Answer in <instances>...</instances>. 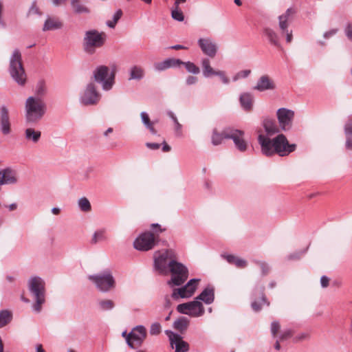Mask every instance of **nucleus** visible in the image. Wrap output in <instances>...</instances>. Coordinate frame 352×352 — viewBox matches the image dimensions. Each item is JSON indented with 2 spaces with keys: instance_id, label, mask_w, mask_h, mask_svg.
Masks as SVG:
<instances>
[{
  "instance_id": "nucleus-40",
  "label": "nucleus",
  "mask_w": 352,
  "mask_h": 352,
  "mask_svg": "<svg viewBox=\"0 0 352 352\" xmlns=\"http://www.w3.org/2000/svg\"><path fill=\"white\" fill-rule=\"evenodd\" d=\"M78 206L82 212H89L91 210V206L89 199L85 197L78 199Z\"/></svg>"
},
{
  "instance_id": "nucleus-37",
  "label": "nucleus",
  "mask_w": 352,
  "mask_h": 352,
  "mask_svg": "<svg viewBox=\"0 0 352 352\" xmlns=\"http://www.w3.org/2000/svg\"><path fill=\"white\" fill-rule=\"evenodd\" d=\"M344 133L346 136L345 146L348 150L352 151V124L347 123L344 126Z\"/></svg>"
},
{
  "instance_id": "nucleus-34",
  "label": "nucleus",
  "mask_w": 352,
  "mask_h": 352,
  "mask_svg": "<svg viewBox=\"0 0 352 352\" xmlns=\"http://www.w3.org/2000/svg\"><path fill=\"white\" fill-rule=\"evenodd\" d=\"M189 322L190 321L188 318L182 316L173 322V327L175 330L182 333L187 329Z\"/></svg>"
},
{
  "instance_id": "nucleus-14",
  "label": "nucleus",
  "mask_w": 352,
  "mask_h": 352,
  "mask_svg": "<svg viewBox=\"0 0 352 352\" xmlns=\"http://www.w3.org/2000/svg\"><path fill=\"white\" fill-rule=\"evenodd\" d=\"M264 289L263 285H257L253 289L251 296V307L254 311H259L263 305H266L267 306L270 305V302L265 296Z\"/></svg>"
},
{
  "instance_id": "nucleus-60",
  "label": "nucleus",
  "mask_w": 352,
  "mask_h": 352,
  "mask_svg": "<svg viewBox=\"0 0 352 352\" xmlns=\"http://www.w3.org/2000/svg\"><path fill=\"white\" fill-rule=\"evenodd\" d=\"M146 147H148V148H150L151 150H157V149L160 148V144L147 142V143H146Z\"/></svg>"
},
{
  "instance_id": "nucleus-33",
  "label": "nucleus",
  "mask_w": 352,
  "mask_h": 352,
  "mask_svg": "<svg viewBox=\"0 0 352 352\" xmlns=\"http://www.w3.org/2000/svg\"><path fill=\"white\" fill-rule=\"evenodd\" d=\"M25 138L27 141L33 142L34 144L37 143L41 137V132L36 131L33 128H27L25 130Z\"/></svg>"
},
{
  "instance_id": "nucleus-46",
  "label": "nucleus",
  "mask_w": 352,
  "mask_h": 352,
  "mask_svg": "<svg viewBox=\"0 0 352 352\" xmlns=\"http://www.w3.org/2000/svg\"><path fill=\"white\" fill-rule=\"evenodd\" d=\"M162 331V326L161 324L156 322H153L151 324L150 329H149V333L151 336H157L159 335Z\"/></svg>"
},
{
  "instance_id": "nucleus-24",
  "label": "nucleus",
  "mask_w": 352,
  "mask_h": 352,
  "mask_svg": "<svg viewBox=\"0 0 352 352\" xmlns=\"http://www.w3.org/2000/svg\"><path fill=\"white\" fill-rule=\"evenodd\" d=\"M195 300L202 301L206 305H210L214 300V287L208 285L204 290L196 297Z\"/></svg>"
},
{
  "instance_id": "nucleus-1",
  "label": "nucleus",
  "mask_w": 352,
  "mask_h": 352,
  "mask_svg": "<svg viewBox=\"0 0 352 352\" xmlns=\"http://www.w3.org/2000/svg\"><path fill=\"white\" fill-rule=\"evenodd\" d=\"M258 142L261 146L262 154L267 157H271L275 154L280 157L287 156L296 148L295 144L289 143L286 136L283 134H278L272 139L263 134H259Z\"/></svg>"
},
{
  "instance_id": "nucleus-5",
  "label": "nucleus",
  "mask_w": 352,
  "mask_h": 352,
  "mask_svg": "<svg viewBox=\"0 0 352 352\" xmlns=\"http://www.w3.org/2000/svg\"><path fill=\"white\" fill-rule=\"evenodd\" d=\"M168 272L171 273V278L167 284L170 287L182 285L188 278L187 267L174 259L169 261Z\"/></svg>"
},
{
  "instance_id": "nucleus-9",
  "label": "nucleus",
  "mask_w": 352,
  "mask_h": 352,
  "mask_svg": "<svg viewBox=\"0 0 352 352\" xmlns=\"http://www.w3.org/2000/svg\"><path fill=\"white\" fill-rule=\"evenodd\" d=\"M146 329L143 325H138L133 328L126 338L128 346L133 349L140 346L146 338Z\"/></svg>"
},
{
  "instance_id": "nucleus-49",
  "label": "nucleus",
  "mask_w": 352,
  "mask_h": 352,
  "mask_svg": "<svg viewBox=\"0 0 352 352\" xmlns=\"http://www.w3.org/2000/svg\"><path fill=\"white\" fill-rule=\"evenodd\" d=\"M256 263L260 266L262 272V275H267L270 270V267L268 265V264L263 261H256Z\"/></svg>"
},
{
  "instance_id": "nucleus-47",
  "label": "nucleus",
  "mask_w": 352,
  "mask_h": 352,
  "mask_svg": "<svg viewBox=\"0 0 352 352\" xmlns=\"http://www.w3.org/2000/svg\"><path fill=\"white\" fill-rule=\"evenodd\" d=\"M151 230L153 231L152 234L156 237H158L160 233L166 230V228H162L159 223H152L151 225Z\"/></svg>"
},
{
  "instance_id": "nucleus-30",
  "label": "nucleus",
  "mask_w": 352,
  "mask_h": 352,
  "mask_svg": "<svg viewBox=\"0 0 352 352\" xmlns=\"http://www.w3.org/2000/svg\"><path fill=\"white\" fill-rule=\"evenodd\" d=\"M263 126L267 133V136L279 133V129L274 120L265 118L263 121Z\"/></svg>"
},
{
  "instance_id": "nucleus-6",
  "label": "nucleus",
  "mask_w": 352,
  "mask_h": 352,
  "mask_svg": "<svg viewBox=\"0 0 352 352\" xmlns=\"http://www.w3.org/2000/svg\"><path fill=\"white\" fill-rule=\"evenodd\" d=\"M106 34L97 30L86 31L83 38V49L88 54H94L96 48H100L104 44Z\"/></svg>"
},
{
  "instance_id": "nucleus-44",
  "label": "nucleus",
  "mask_w": 352,
  "mask_h": 352,
  "mask_svg": "<svg viewBox=\"0 0 352 352\" xmlns=\"http://www.w3.org/2000/svg\"><path fill=\"white\" fill-rule=\"evenodd\" d=\"M182 65L185 66V68L188 72L191 73L192 74L196 75L199 74L200 72L199 67H197L195 63L190 61L184 62Z\"/></svg>"
},
{
  "instance_id": "nucleus-18",
  "label": "nucleus",
  "mask_w": 352,
  "mask_h": 352,
  "mask_svg": "<svg viewBox=\"0 0 352 352\" xmlns=\"http://www.w3.org/2000/svg\"><path fill=\"white\" fill-rule=\"evenodd\" d=\"M201 67L203 70V76L205 78H210L212 76H219L223 84H228L230 82L229 78L226 76L223 71H214L210 66V63L208 58H203L201 60Z\"/></svg>"
},
{
  "instance_id": "nucleus-58",
  "label": "nucleus",
  "mask_w": 352,
  "mask_h": 352,
  "mask_svg": "<svg viewBox=\"0 0 352 352\" xmlns=\"http://www.w3.org/2000/svg\"><path fill=\"white\" fill-rule=\"evenodd\" d=\"M329 278L327 276H322L320 278L322 287L325 288L329 285Z\"/></svg>"
},
{
  "instance_id": "nucleus-26",
  "label": "nucleus",
  "mask_w": 352,
  "mask_h": 352,
  "mask_svg": "<svg viewBox=\"0 0 352 352\" xmlns=\"http://www.w3.org/2000/svg\"><path fill=\"white\" fill-rule=\"evenodd\" d=\"M263 35L271 45L278 48L281 47L280 36L273 29L268 27L264 28L263 30Z\"/></svg>"
},
{
  "instance_id": "nucleus-38",
  "label": "nucleus",
  "mask_w": 352,
  "mask_h": 352,
  "mask_svg": "<svg viewBox=\"0 0 352 352\" xmlns=\"http://www.w3.org/2000/svg\"><path fill=\"white\" fill-rule=\"evenodd\" d=\"M12 314L8 309L0 311V328H2L11 322Z\"/></svg>"
},
{
  "instance_id": "nucleus-19",
  "label": "nucleus",
  "mask_w": 352,
  "mask_h": 352,
  "mask_svg": "<svg viewBox=\"0 0 352 352\" xmlns=\"http://www.w3.org/2000/svg\"><path fill=\"white\" fill-rule=\"evenodd\" d=\"M199 47L203 53L210 57H214L217 52V45L211 38H199L197 41Z\"/></svg>"
},
{
  "instance_id": "nucleus-50",
  "label": "nucleus",
  "mask_w": 352,
  "mask_h": 352,
  "mask_svg": "<svg viewBox=\"0 0 352 352\" xmlns=\"http://www.w3.org/2000/svg\"><path fill=\"white\" fill-rule=\"evenodd\" d=\"M140 116L142 122L146 127L150 126L151 124H153V122L150 120L149 116L146 112L142 111L140 113Z\"/></svg>"
},
{
  "instance_id": "nucleus-48",
  "label": "nucleus",
  "mask_w": 352,
  "mask_h": 352,
  "mask_svg": "<svg viewBox=\"0 0 352 352\" xmlns=\"http://www.w3.org/2000/svg\"><path fill=\"white\" fill-rule=\"evenodd\" d=\"M250 73L251 71L250 69L240 71L234 75L233 77V81H236L240 78H245L250 74Z\"/></svg>"
},
{
  "instance_id": "nucleus-42",
  "label": "nucleus",
  "mask_w": 352,
  "mask_h": 352,
  "mask_svg": "<svg viewBox=\"0 0 352 352\" xmlns=\"http://www.w3.org/2000/svg\"><path fill=\"white\" fill-rule=\"evenodd\" d=\"M200 279L199 278H192L190 280L188 281V283L185 285V287L187 288V289L189 292V295L190 297L194 294L195 292L196 291V289L197 287V283Z\"/></svg>"
},
{
  "instance_id": "nucleus-2",
  "label": "nucleus",
  "mask_w": 352,
  "mask_h": 352,
  "mask_svg": "<svg viewBox=\"0 0 352 352\" xmlns=\"http://www.w3.org/2000/svg\"><path fill=\"white\" fill-rule=\"evenodd\" d=\"M28 287L34 301L32 309L34 312L40 313L45 302V281L38 276H32L28 280Z\"/></svg>"
},
{
  "instance_id": "nucleus-7",
  "label": "nucleus",
  "mask_w": 352,
  "mask_h": 352,
  "mask_svg": "<svg viewBox=\"0 0 352 352\" xmlns=\"http://www.w3.org/2000/svg\"><path fill=\"white\" fill-rule=\"evenodd\" d=\"M88 278L102 292H108L115 287V279L109 270H106L96 274L89 275Z\"/></svg>"
},
{
  "instance_id": "nucleus-25",
  "label": "nucleus",
  "mask_w": 352,
  "mask_h": 352,
  "mask_svg": "<svg viewBox=\"0 0 352 352\" xmlns=\"http://www.w3.org/2000/svg\"><path fill=\"white\" fill-rule=\"evenodd\" d=\"M129 80L140 81L145 78L146 71L143 66L140 65H133L129 70Z\"/></svg>"
},
{
  "instance_id": "nucleus-56",
  "label": "nucleus",
  "mask_w": 352,
  "mask_h": 352,
  "mask_svg": "<svg viewBox=\"0 0 352 352\" xmlns=\"http://www.w3.org/2000/svg\"><path fill=\"white\" fill-rule=\"evenodd\" d=\"M338 32V29L337 28L331 29L329 31L325 32L323 34V36L324 38H329L331 36H333V35L336 34Z\"/></svg>"
},
{
  "instance_id": "nucleus-63",
  "label": "nucleus",
  "mask_w": 352,
  "mask_h": 352,
  "mask_svg": "<svg viewBox=\"0 0 352 352\" xmlns=\"http://www.w3.org/2000/svg\"><path fill=\"white\" fill-rule=\"evenodd\" d=\"M167 114L172 119L173 122L178 121L177 117L175 116V115L174 114V113L173 111H168L167 112Z\"/></svg>"
},
{
  "instance_id": "nucleus-22",
  "label": "nucleus",
  "mask_w": 352,
  "mask_h": 352,
  "mask_svg": "<svg viewBox=\"0 0 352 352\" xmlns=\"http://www.w3.org/2000/svg\"><path fill=\"white\" fill-rule=\"evenodd\" d=\"M253 89L260 92H263L267 90L275 89L276 85L274 80L271 79L267 75H263L258 78L256 85Z\"/></svg>"
},
{
  "instance_id": "nucleus-12",
  "label": "nucleus",
  "mask_w": 352,
  "mask_h": 352,
  "mask_svg": "<svg viewBox=\"0 0 352 352\" xmlns=\"http://www.w3.org/2000/svg\"><path fill=\"white\" fill-rule=\"evenodd\" d=\"M100 99V95L93 82L87 84L80 97V103L84 105H94Z\"/></svg>"
},
{
  "instance_id": "nucleus-62",
  "label": "nucleus",
  "mask_w": 352,
  "mask_h": 352,
  "mask_svg": "<svg viewBox=\"0 0 352 352\" xmlns=\"http://www.w3.org/2000/svg\"><path fill=\"white\" fill-rule=\"evenodd\" d=\"M171 307V301L168 297L165 298L164 309H169Z\"/></svg>"
},
{
  "instance_id": "nucleus-28",
  "label": "nucleus",
  "mask_w": 352,
  "mask_h": 352,
  "mask_svg": "<svg viewBox=\"0 0 352 352\" xmlns=\"http://www.w3.org/2000/svg\"><path fill=\"white\" fill-rule=\"evenodd\" d=\"M285 16H278V26L282 35H285L286 42L289 43L293 38L292 31L288 30L289 22L284 18Z\"/></svg>"
},
{
  "instance_id": "nucleus-21",
  "label": "nucleus",
  "mask_w": 352,
  "mask_h": 352,
  "mask_svg": "<svg viewBox=\"0 0 352 352\" xmlns=\"http://www.w3.org/2000/svg\"><path fill=\"white\" fill-rule=\"evenodd\" d=\"M0 111V131L6 135L11 132V123L10 121L9 111L6 106L1 107Z\"/></svg>"
},
{
  "instance_id": "nucleus-32",
  "label": "nucleus",
  "mask_w": 352,
  "mask_h": 352,
  "mask_svg": "<svg viewBox=\"0 0 352 352\" xmlns=\"http://www.w3.org/2000/svg\"><path fill=\"white\" fill-rule=\"evenodd\" d=\"M71 6L73 12L77 14H89L91 12L81 0H71Z\"/></svg>"
},
{
  "instance_id": "nucleus-59",
  "label": "nucleus",
  "mask_w": 352,
  "mask_h": 352,
  "mask_svg": "<svg viewBox=\"0 0 352 352\" xmlns=\"http://www.w3.org/2000/svg\"><path fill=\"white\" fill-rule=\"evenodd\" d=\"M122 15V11L120 9H118L113 15L112 20L116 21V23L120 20Z\"/></svg>"
},
{
  "instance_id": "nucleus-51",
  "label": "nucleus",
  "mask_w": 352,
  "mask_h": 352,
  "mask_svg": "<svg viewBox=\"0 0 352 352\" xmlns=\"http://www.w3.org/2000/svg\"><path fill=\"white\" fill-rule=\"evenodd\" d=\"M28 14H38L41 15V12H40L38 8L36 5V1H34L29 9Z\"/></svg>"
},
{
  "instance_id": "nucleus-17",
  "label": "nucleus",
  "mask_w": 352,
  "mask_h": 352,
  "mask_svg": "<svg viewBox=\"0 0 352 352\" xmlns=\"http://www.w3.org/2000/svg\"><path fill=\"white\" fill-rule=\"evenodd\" d=\"M165 333L168 336L170 346L175 348V352H188L190 345L184 341L181 335L174 333L170 330H166Z\"/></svg>"
},
{
  "instance_id": "nucleus-36",
  "label": "nucleus",
  "mask_w": 352,
  "mask_h": 352,
  "mask_svg": "<svg viewBox=\"0 0 352 352\" xmlns=\"http://www.w3.org/2000/svg\"><path fill=\"white\" fill-rule=\"evenodd\" d=\"M171 297L173 299L177 300L179 298H188L190 297V296L189 295L188 290L187 289V288L184 285V286H183V287H182L180 288L174 289L173 290V293L171 294Z\"/></svg>"
},
{
  "instance_id": "nucleus-29",
  "label": "nucleus",
  "mask_w": 352,
  "mask_h": 352,
  "mask_svg": "<svg viewBox=\"0 0 352 352\" xmlns=\"http://www.w3.org/2000/svg\"><path fill=\"white\" fill-rule=\"evenodd\" d=\"M230 128L226 127L221 133L217 132V129H214L211 137L212 144L214 146H217L221 144L223 140H228L229 138L227 137V133L230 131Z\"/></svg>"
},
{
  "instance_id": "nucleus-61",
  "label": "nucleus",
  "mask_w": 352,
  "mask_h": 352,
  "mask_svg": "<svg viewBox=\"0 0 352 352\" xmlns=\"http://www.w3.org/2000/svg\"><path fill=\"white\" fill-rule=\"evenodd\" d=\"M174 124H175V130L176 133H177V135H182V124L178 121L174 122Z\"/></svg>"
},
{
  "instance_id": "nucleus-41",
  "label": "nucleus",
  "mask_w": 352,
  "mask_h": 352,
  "mask_svg": "<svg viewBox=\"0 0 352 352\" xmlns=\"http://www.w3.org/2000/svg\"><path fill=\"white\" fill-rule=\"evenodd\" d=\"M98 306L102 311H110L114 308L115 304L111 300H102L98 302Z\"/></svg>"
},
{
  "instance_id": "nucleus-31",
  "label": "nucleus",
  "mask_w": 352,
  "mask_h": 352,
  "mask_svg": "<svg viewBox=\"0 0 352 352\" xmlns=\"http://www.w3.org/2000/svg\"><path fill=\"white\" fill-rule=\"evenodd\" d=\"M221 257L226 259L228 263L234 265L239 268H243L247 265V262L245 260L240 258L232 254H222Z\"/></svg>"
},
{
  "instance_id": "nucleus-11",
  "label": "nucleus",
  "mask_w": 352,
  "mask_h": 352,
  "mask_svg": "<svg viewBox=\"0 0 352 352\" xmlns=\"http://www.w3.org/2000/svg\"><path fill=\"white\" fill-rule=\"evenodd\" d=\"M155 245V236L151 232L141 233L133 242L134 248L139 251H148Z\"/></svg>"
},
{
  "instance_id": "nucleus-43",
  "label": "nucleus",
  "mask_w": 352,
  "mask_h": 352,
  "mask_svg": "<svg viewBox=\"0 0 352 352\" xmlns=\"http://www.w3.org/2000/svg\"><path fill=\"white\" fill-rule=\"evenodd\" d=\"M46 86L44 80H39L35 88V94L36 97L41 98L46 93Z\"/></svg>"
},
{
  "instance_id": "nucleus-13",
  "label": "nucleus",
  "mask_w": 352,
  "mask_h": 352,
  "mask_svg": "<svg viewBox=\"0 0 352 352\" xmlns=\"http://www.w3.org/2000/svg\"><path fill=\"white\" fill-rule=\"evenodd\" d=\"M295 113L293 110L287 108H280L276 111V116L280 129L287 131L292 129Z\"/></svg>"
},
{
  "instance_id": "nucleus-55",
  "label": "nucleus",
  "mask_w": 352,
  "mask_h": 352,
  "mask_svg": "<svg viewBox=\"0 0 352 352\" xmlns=\"http://www.w3.org/2000/svg\"><path fill=\"white\" fill-rule=\"evenodd\" d=\"M344 33L346 36L352 41V25L347 23L344 28Z\"/></svg>"
},
{
  "instance_id": "nucleus-64",
  "label": "nucleus",
  "mask_w": 352,
  "mask_h": 352,
  "mask_svg": "<svg viewBox=\"0 0 352 352\" xmlns=\"http://www.w3.org/2000/svg\"><path fill=\"white\" fill-rule=\"evenodd\" d=\"M153 124H151L150 126H148L147 127H146L147 129L149 130V131L151 132V134L153 135H157V131L155 129V128L153 127Z\"/></svg>"
},
{
  "instance_id": "nucleus-27",
  "label": "nucleus",
  "mask_w": 352,
  "mask_h": 352,
  "mask_svg": "<svg viewBox=\"0 0 352 352\" xmlns=\"http://www.w3.org/2000/svg\"><path fill=\"white\" fill-rule=\"evenodd\" d=\"M241 108L245 111H250L253 108L254 96L250 92L242 93L239 96Z\"/></svg>"
},
{
  "instance_id": "nucleus-39",
  "label": "nucleus",
  "mask_w": 352,
  "mask_h": 352,
  "mask_svg": "<svg viewBox=\"0 0 352 352\" xmlns=\"http://www.w3.org/2000/svg\"><path fill=\"white\" fill-rule=\"evenodd\" d=\"M107 234L105 229H99L97 230L93 234L92 238L91 239V244H96L100 241H103L107 240Z\"/></svg>"
},
{
  "instance_id": "nucleus-23",
  "label": "nucleus",
  "mask_w": 352,
  "mask_h": 352,
  "mask_svg": "<svg viewBox=\"0 0 352 352\" xmlns=\"http://www.w3.org/2000/svg\"><path fill=\"white\" fill-rule=\"evenodd\" d=\"M17 182L15 170L7 168L0 170V186L6 184H14Z\"/></svg>"
},
{
  "instance_id": "nucleus-52",
  "label": "nucleus",
  "mask_w": 352,
  "mask_h": 352,
  "mask_svg": "<svg viewBox=\"0 0 352 352\" xmlns=\"http://www.w3.org/2000/svg\"><path fill=\"white\" fill-rule=\"evenodd\" d=\"M280 329V324L279 322L277 321H274L271 324V333L272 334V336L274 338L276 337L278 330Z\"/></svg>"
},
{
  "instance_id": "nucleus-53",
  "label": "nucleus",
  "mask_w": 352,
  "mask_h": 352,
  "mask_svg": "<svg viewBox=\"0 0 352 352\" xmlns=\"http://www.w3.org/2000/svg\"><path fill=\"white\" fill-rule=\"evenodd\" d=\"M292 330L287 329V330H285V331H283L280 333V335L279 336V340L280 341H283V340H287L289 338L292 337Z\"/></svg>"
},
{
  "instance_id": "nucleus-45",
  "label": "nucleus",
  "mask_w": 352,
  "mask_h": 352,
  "mask_svg": "<svg viewBox=\"0 0 352 352\" xmlns=\"http://www.w3.org/2000/svg\"><path fill=\"white\" fill-rule=\"evenodd\" d=\"M171 16L174 20L179 22L183 21L184 19V14L179 9V7H173L171 10Z\"/></svg>"
},
{
  "instance_id": "nucleus-3",
  "label": "nucleus",
  "mask_w": 352,
  "mask_h": 352,
  "mask_svg": "<svg viewBox=\"0 0 352 352\" xmlns=\"http://www.w3.org/2000/svg\"><path fill=\"white\" fill-rule=\"evenodd\" d=\"M25 109L26 122L35 124L45 115L47 106L42 98L30 96L25 101Z\"/></svg>"
},
{
  "instance_id": "nucleus-8",
  "label": "nucleus",
  "mask_w": 352,
  "mask_h": 352,
  "mask_svg": "<svg viewBox=\"0 0 352 352\" xmlns=\"http://www.w3.org/2000/svg\"><path fill=\"white\" fill-rule=\"evenodd\" d=\"M94 77L98 83L101 84L102 89L109 91L114 84L115 73L109 72L107 66L100 65L96 68L94 72Z\"/></svg>"
},
{
  "instance_id": "nucleus-57",
  "label": "nucleus",
  "mask_w": 352,
  "mask_h": 352,
  "mask_svg": "<svg viewBox=\"0 0 352 352\" xmlns=\"http://www.w3.org/2000/svg\"><path fill=\"white\" fill-rule=\"evenodd\" d=\"M197 82V78L193 76H188L186 79L187 85H195Z\"/></svg>"
},
{
  "instance_id": "nucleus-20",
  "label": "nucleus",
  "mask_w": 352,
  "mask_h": 352,
  "mask_svg": "<svg viewBox=\"0 0 352 352\" xmlns=\"http://www.w3.org/2000/svg\"><path fill=\"white\" fill-rule=\"evenodd\" d=\"M184 61L179 58H168L164 60L154 64V68L156 71L162 72L169 68H179Z\"/></svg>"
},
{
  "instance_id": "nucleus-16",
  "label": "nucleus",
  "mask_w": 352,
  "mask_h": 352,
  "mask_svg": "<svg viewBox=\"0 0 352 352\" xmlns=\"http://www.w3.org/2000/svg\"><path fill=\"white\" fill-rule=\"evenodd\" d=\"M245 132L233 127L230 128V131L227 133V137L234 142L235 148L240 152H245L248 148V143L244 139Z\"/></svg>"
},
{
  "instance_id": "nucleus-35",
  "label": "nucleus",
  "mask_w": 352,
  "mask_h": 352,
  "mask_svg": "<svg viewBox=\"0 0 352 352\" xmlns=\"http://www.w3.org/2000/svg\"><path fill=\"white\" fill-rule=\"evenodd\" d=\"M63 26L62 23L58 20L52 19L51 17H47L46 21H45L43 30V31H49L58 30L61 28Z\"/></svg>"
},
{
  "instance_id": "nucleus-15",
  "label": "nucleus",
  "mask_w": 352,
  "mask_h": 352,
  "mask_svg": "<svg viewBox=\"0 0 352 352\" xmlns=\"http://www.w3.org/2000/svg\"><path fill=\"white\" fill-rule=\"evenodd\" d=\"M173 252L172 250H166L159 254L158 256H155L154 268L160 274H167L168 273L169 261L172 260Z\"/></svg>"
},
{
  "instance_id": "nucleus-54",
  "label": "nucleus",
  "mask_w": 352,
  "mask_h": 352,
  "mask_svg": "<svg viewBox=\"0 0 352 352\" xmlns=\"http://www.w3.org/2000/svg\"><path fill=\"white\" fill-rule=\"evenodd\" d=\"M294 13H295V10L292 8H289L287 9V10L285 11V12L284 14L280 15L279 16H285L284 17L285 19H286L287 21H289L290 17Z\"/></svg>"
},
{
  "instance_id": "nucleus-10",
  "label": "nucleus",
  "mask_w": 352,
  "mask_h": 352,
  "mask_svg": "<svg viewBox=\"0 0 352 352\" xmlns=\"http://www.w3.org/2000/svg\"><path fill=\"white\" fill-rule=\"evenodd\" d=\"M177 311L180 314L188 315L191 317L201 316L205 312L202 303L195 300L178 305Z\"/></svg>"
},
{
  "instance_id": "nucleus-4",
  "label": "nucleus",
  "mask_w": 352,
  "mask_h": 352,
  "mask_svg": "<svg viewBox=\"0 0 352 352\" xmlns=\"http://www.w3.org/2000/svg\"><path fill=\"white\" fill-rule=\"evenodd\" d=\"M9 73L12 78L20 86L26 83V74L22 63L21 54L15 49L10 58Z\"/></svg>"
}]
</instances>
